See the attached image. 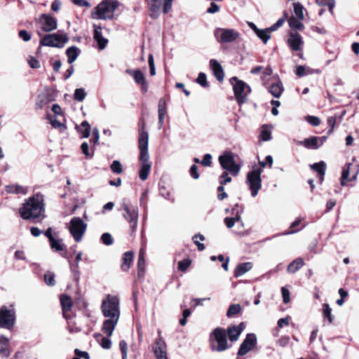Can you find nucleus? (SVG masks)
Returning a JSON list of instances; mask_svg holds the SVG:
<instances>
[{"label": "nucleus", "mask_w": 359, "mask_h": 359, "mask_svg": "<svg viewBox=\"0 0 359 359\" xmlns=\"http://www.w3.org/2000/svg\"><path fill=\"white\" fill-rule=\"evenodd\" d=\"M101 311L106 318L102 323V331L107 337H111L120 318L118 298L114 295L107 294L102 300Z\"/></svg>", "instance_id": "nucleus-1"}, {"label": "nucleus", "mask_w": 359, "mask_h": 359, "mask_svg": "<svg viewBox=\"0 0 359 359\" xmlns=\"http://www.w3.org/2000/svg\"><path fill=\"white\" fill-rule=\"evenodd\" d=\"M148 144L149 134L145 130L144 121H141L140 123L139 124L138 147L140 151V166L139 170V177L142 181H144L147 179L151 167L148 152Z\"/></svg>", "instance_id": "nucleus-2"}, {"label": "nucleus", "mask_w": 359, "mask_h": 359, "mask_svg": "<svg viewBox=\"0 0 359 359\" xmlns=\"http://www.w3.org/2000/svg\"><path fill=\"white\" fill-rule=\"evenodd\" d=\"M43 196L40 194H36L29 198L23 206L20 208V217L24 219L39 217L43 210Z\"/></svg>", "instance_id": "nucleus-3"}, {"label": "nucleus", "mask_w": 359, "mask_h": 359, "mask_svg": "<svg viewBox=\"0 0 359 359\" xmlns=\"http://www.w3.org/2000/svg\"><path fill=\"white\" fill-rule=\"evenodd\" d=\"M118 6V3L115 0H104L93 9L92 18L96 20H112Z\"/></svg>", "instance_id": "nucleus-4"}, {"label": "nucleus", "mask_w": 359, "mask_h": 359, "mask_svg": "<svg viewBox=\"0 0 359 359\" xmlns=\"http://www.w3.org/2000/svg\"><path fill=\"white\" fill-rule=\"evenodd\" d=\"M67 34L59 31L55 34H46L41 36L40 45L43 46H50L56 48H62L68 41Z\"/></svg>", "instance_id": "nucleus-5"}, {"label": "nucleus", "mask_w": 359, "mask_h": 359, "mask_svg": "<svg viewBox=\"0 0 359 359\" xmlns=\"http://www.w3.org/2000/svg\"><path fill=\"white\" fill-rule=\"evenodd\" d=\"M292 6L294 14L290 18H287L289 26L292 29L303 30L304 26L302 21L304 18L306 9L299 2H294Z\"/></svg>", "instance_id": "nucleus-6"}, {"label": "nucleus", "mask_w": 359, "mask_h": 359, "mask_svg": "<svg viewBox=\"0 0 359 359\" xmlns=\"http://www.w3.org/2000/svg\"><path fill=\"white\" fill-rule=\"evenodd\" d=\"M262 170L257 166H254L252 170L247 175L246 184H248L251 196H257L259 189L262 188L261 174Z\"/></svg>", "instance_id": "nucleus-7"}, {"label": "nucleus", "mask_w": 359, "mask_h": 359, "mask_svg": "<svg viewBox=\"0 0 359 359\" xmlns=\"http://www.w3.org/2000/svg\"><path fill=\"white\" fill-rule=\"evenodd\" d=\"M67 226L74 241L80 242L86 231L87 224L81 218L74 217Z\"/></svg>", "instance_id": "nucleus-8"}, {"label": "nucleus", "mask_w": 359, "mask_h": 359, "mask_svg": "<svg viewBox=\"0 0 359 359\" xmlns=\"http://www.w3.org/2000/svg\"><path fill=\"white\" fill-rule=\"evenodd\" d=\"M210 342L213 351H225L228 348L226 331L219 327L215 329L210 334Z\"/></svg>", "instance_id": "nucleus-9"}, {"label": "nucleus", "mask_w": 359, "mask_h": 359, "mask_svg": "<svg viewBox=\"0 0 359 359\" xmlns=\"http://www.w3.org/2000/svg\"><path fill=\"white\" fill-rule=\"evenodd\" d=\"M233 85L236 100L239 104H243L247 100L248 95L250 93V87L244 81L238 80L236 77L231 79Z\"/></svg>", "instance_id": "nucleus-10"}, {"label": "nucleus", "mask_w": 359, "mask_h": 359, "mask_svg": "<svg viewBox=\"0 0 359 359\" xmlns=\"http://www.w3.org/2000/svg\"><path fill=\"white\" fill-rule=\"evenodd\" d=\"M217 41L221 43H231L236 42L241 37L238 31L232 28H217L215 31Z\"/></svg>", "instance_id": "nucleus-11"}, {"label": "nucleus", "mask_w": 359, "mask_h": 359, "mask_svg": "<svg viewBox=\"0 0 359 359\" xmlns=\"http://www.w3.org/2000/svg\"><path fill=\"white\" fill-rule=\"evenodd\" d=\"M173 0H149L148 6L149 15L153 18H156L159 16L161 9L165 13H168L172 8Z\"/></svg>", "instance_id": "nucleus-12"}, {"label": "nucleus", "mask_w": 359, "mask_h": 359, "mask_svg": "<svg viewBox=\"0 0 359 359\" xmlns=\"http://www.w3.org/2000/svg\"><path fill=\"white\" fill-rule=\"evenodd\" d=\"M219 162L224 170L229 171L233 175L236 176L239 173L241 165L236 163L232 153L224 152L219 156Z\"/></svg>", "instance_id": "nucleus-13"}, {"label": "nucleus", "mask_w": 359, "mask_h": 359, "mask_svg": "<svg viewBox=\"0 0 359 359\" xmlns=\"http://www.w3.org/2000/svg\"><path fill=\"white\" fill-rule=\"evenodd\" d=\"M123 210L124 211L123 216L127 220L130 224L131 231V235L136 231L138 218H139V210L137 206L128 205L126 203H123Z\"/></svg>", "instance_id": "nucleus-14"}, {"label": "nucleus", "mask_w": 359, "mask_h": 359, "mask_svg": "<svg viewBox=\"0 0 359 359\" xmlns=\"http://www.w3.org/2000/svg\"><path fill=\"white\" fill-rule=\"evenodd\" d=\"M15 322V311L13 306H3L0 309V327L11 330Z\"/></svg>", "instance_id": "nucleus-15"}, {"label": "nucleus", "mask_w": 359, "mask_h": 359, "mask_svg": "<svg viewBox=\"0 0 359 359\" xmlns=\"http://www.w3.org/2000/svg\"><path fill=\"white\" fill-rule=\"evenodd\" d=\"M153 351L156 359H168L167 344L160 332H158V339L154 341Z\"/></svg>", "instance_id": "nucleus-16"}, {"label": "nucleus", "mask_w": 359, "mask_h": 359, "mask_svg": "<svg viewBox=\"0 0 359 359\" xmlns=\"http://www.w3.org/2000/svg\"><path fill=\"white\" fill-rule=\"evenodd\" d=\"M257 343V337L254 334H248L245 340L241 344L238 354L244 355L253 349Z\"/></svg>", "instance_id": "nucleus-17"}, {"label": "nucleus", "mask_w": 359, "mask_h": 359, "mask_svg": "<svg viewBox=\"0 0 359 359\" xmlns=\"http://www.w3.org/2000/svg\"><path fill=\"white\" fill-rule=\"evenodd\" d=\"M39 22L41 29L46 32H50L56 29L57 25V20L46 14H43L40 16Z\"/></svg>", "instance_id": "nucleus-18"}, {"label": "nucleus", "mask_w": 359, "mask_h": 359, "mask_svg": "<svg viewBox=\"0 0 359 359\" xmlns=\"http://www.w3.org/2000/svg\"><path fill=\"white\" fill-rule=\"evenodd\" d=\"M359 173L358 166H353L351 163L347 165V168L344 170L341 179V184L344 186L347 180H355Z\"/></svg>", "instance_id": "nucleus-19"}, {"label": "nucleus", "mask_w": 359, "mask_h": 359, "mask_svg": "<svg viewBox=\"0 0 359 359\" xmlns=\"http://www.w3.org/2000/svg\"><path fill=\"white\" fill-rule=\"evenodd\" d=\"M327 137H311L309 138L305 139L304 141L299 142V144L304 146L306 149H316L322 146L324 142L326 141Z\"/></svg>", "instance_id": "nucleus-20"}, {"label": "nucleus", "mask_w": 359, "mask_h": 359, "mask_svg": "<svg viewBox=\"0 0 359 359\" xmlns=\"http://www.w3.org/2000/svg\"><path fill=\"white\" fill-rule=\"evenodd\" d=\"M287 43L293 51H299L302 50L304 41L299 34L290 32L287 39Z\"/></svg>", "instance_id": "nucleus-21"}, {"label": "nucleus", "mask_w": 359, "mask_h": 359, "mask_svg": "<svg viewBox=\"0 0 359 359\" xmlns=\"http://www.w3.org/2000/svg\"><path fill=\"white\" fill-rule=\"evenodd\" d=\"M126 72L133 77L136 83L141 85L143 93H146L147 91L148 86L144 74L139 69H128Z\"/></svg>", "instance_id": "nucleus-22"}, {"label": "nucleus", "mask_w": 359, "mask_h": 359, "mask_svg": "<svg viewBox=\"0 0 359 359\" xmlns=\"http://www.w3.org/2000/svg\"><path fill=\"white\" fill-rule=\"evenodd\" d=\"M94 39L97 42L99 49L103 50L107 46L108 40L102 36L101 27L94 25Z\"/></svg>", "instance_id": "nucleus-23"}, {"label": "nucleus", "mask_w": 359, "mask_h": 359, "mask_svg": "<svg viewBox=\"0 0 359 359\" xmlns=\"http://www.w3.org/2000/svg\"><path fill=\"white\" fill-rule=\"evenodd\" d=\"M248 25L250 29H252L257 36L263 41L264 43H266L269 39H270L269 32H271L269 29H259L257 27L255 23L252 22H247Z\"/></svg>", "instance_id": "nucleus-24"}, {"label": "nucleus", "mask_w": 359, "mask_h": 359, "mask_svg": "<svg viewBox=\"0 0 359 359\" xmlns=\"http://www.w3.org/2000/svg\"><path fill=\"white\" fill-rule=\"evenodd\" d=\"M245 328L244 323H241L238 326H231L228 328V334L231 341H237Z\"/></svg>", "instance_id": "nucleus-25"}, {"label": "nucleus", "mask_w": 359, "mask_h": 359, "mask_svg": "<svg viewBox=\"0 0 359 359\" xmlns=\"http://www.w3.org/2000/svg\"><path fill=\"white\" fill-rule=\"evenodd\" d=\"M60 303L62 309L63 316L66 319L70 318L68 312L70 311L72 307V300L67 295H62L60 297Z\"/></svg>", "instance_id": "nucleus-26"}, {"label": "nucleus", "mask_w": 359, "mask_h": 359, "mask_svg": "<svg viewBox=\"0 0 359 359\" xmlns=\"http://www.w3.org/2000/svg\"><path fill=\"white\" fill-rule=\"evenodd\" d=\"M210 66L215 77L219 81H222L224 75L221 65L216 60L212 59L210 60Z\"/></svg>", "instance_id": "nucleus-27"}, {"label": "nucleus", "mask_w": 359, "mask_h": 359, "mask_svg": "<svg viewBox=\"0 0 359 359\" xmlns=\"http://www.w3.org/2000/svg\"><path fill=\"white\" fill-rule=\"evenodd\" d=\"M252 269V264L251 262L241 263L237 265L234 271L235 277L238 278L242 276Z\"/></svg>", "instance_id": "nucleus-28"}, {"label": "nucleus", "mask_w": 359, "mask_h": 359, "mask_svg": "<svg viewBox=\"0 0 359 359\" xmlns=\"http://www.w3.org/2000/svg\"><path fill=\"white\" fill-rule=\"evenodd\" d=\"M11 354L9 349V339L3 336H0V355L2 357L8 358Z\"/></svg>", "instance_id": "nucleus-29"}, {"label": "nucleus", "mask_w": 359, "mask_h": 359, "mask_svg": "<svg viewBox=\"0 0 359 359\" xmlns=\"http://www.w3.org/2000/svg\"><path fill=\"white\" fill-rule=\"evenodd\" d=\"M6 190L9 194H22L25 195L28 192V189L26 187L20 184H10L6 187Z\"/></svg>", "instance_id": "nucleus-30"}, {"label": "nucleus", "mask_w": 359, "mask_h": 359, "mask_svg": "<svg viewBox=\"0 0 359 359\" xmlns=\"http://www.w3.org/2000/svg\"><path fill=\"white\" fill-rule=\"evenodd\" d=\"M304 264V259L298 257L293 260L287 266V271L289 273H294L299 271Z\"/></svg>", "instance_id": "nucleus-31"}, {"label": "nucleus", "mask_w": 359, "mask_h": 359, "mask_svg": "<svg viewBox=\"0 0 359 359\" xmlns=\"http://www.w3.org/2000/svg\"><path fill=\"white\" fill-rule=\"evenodd\" d=\"M76 128L82 138L89 137L91 127L87 121H83L80 126H76Z\"/></svg>", "instance_id": "nucleus-32"}, {"label": "nucleus", "mask_w": 359, "mask_h": 359, "mask_svg": "<svg viewBox=\"0 0 359 359\" xmlns=\"http://www.w3.org/2000/svg\"><path fill=\"white\" fill-rule=\"evenodd\" d=\"M134 254L131 251H128L124 253L123 257V264L121 265V269L123 271H127L133 261Z\"/></svg>", "instance_id": "nucleus-33"}, {"label": "nucleus", "mask_w": 359, "mask_h": 359, "mask_svg": "<svg viewBox=\"0 0 359 359\" xmlns=\"http://www.w3.org/2000/svg\"><path fill=\"white\" fill-rule=\"evenodd\" d=\"M269 91L275 97H280L283 91V86L281 81H278L275 83H273L270 87Z\"/></svg>", "instance_id": "nucleus-34"}, {"label": "nucleus", "mask_w": 359, "mask_h": 359, "mask_svg": "<svg viewBox=\"0 0 359 359\" xmlns=\"http://www.w3.org/2000/svg\"><path fill=\"white\" fill-rule=\"evenodd\" d=\"M80 53L79 49L76 46H72L67 49L66 53L68 57V62L69 64L73 63L77 58Z\"/></svg>", "instance_id": "nucleus-35"}, {"label": "nucleus", "mask_w": 359, "mask_h": 359, "mask_svg": "<svg viewBox=\"0 0 359 359\" xmlns=\"http://www.w3.org/2000/svg\"><path fill=\"white\" fill-rule=\"evenodd\" d=\"M137 266H138V275L142 276L144 272V266H145L144 255V250L142 248H141L140 250Z\"/></svg>", "instance_id": "nucleus-36"}, {"label": "nucleus", "mask_w": 359, "mask_h": 359, "mask_svg": "<svg viewBox=\"0 0 359 359\" xmlns=\"http://www.w3.org/2000/svg\"><path fill=\"white\" fill-rule=\"evenodd\" d=\"M325 167H326L325 163L323 161L320 162V163H314L311 165V168L313 170H316L320 175L321 181L325 175Z\"/></svg>", "instance_id": "nucleus-37"}, {"label": "nucleus", "mask_w": 359, "mask_h": 359, "mask_svg": "<svg viewBox=\"0 0 359 359\" xmlns=\"http://www.w3.org/2000/svg\"><path fill=\"white\" fill-rule=\"evenodd\" d=\"M49 242H50L51 248L56 252H60L65 249V245L62 243V239L54 238V239H52Z\"/></svg>", "instance_id": "nucleus-38"}, {"label": "nucleus", "mask_w": 359, "mask_h": 359, "mask_svg": "<svg viewBox=\"0 0 359 359\" xmlns=\"http://www.w3.org/2000/svg\"><path fill=\"white\" fill-rule=\"evenodd\" d=\"M317 4L321 6H327L329 11L332 14L335 6L334 0H316Z\"/></svg>", "instance_id": "nucleus-39"}, {"label": "nucleus", "mask_w": 359, "mask_h": 359, "mask_svg": "<svg viewBox=\"0 0 359 359\" xmlns=\"http://www.w3.org/2000/svg\"><path fill=\"white\" fill-rule=\"evenodd\" d=\"M323 313L324 318H327L330 323L333 322V317L332 315V309L328 304L323 305Z\"/></svg>", "instance_id": "nucleus-40"}, {"label": "nucleus", "mask_w": 359, "mask_h": 359, "mask_svg": "<svg viewBox=\"0 0 359 359\" xmlns=\"http://www.w3.org/2000/svg\"><path fill=\"white\" fill-rule=\"evenodd\" d=\"M260 137L263 141H269L271 138V132L269 126H263L261 131Z\"/></svg>", "instance_id": "nucleus-41"}, {"label": "nucleus", "mask_w": 359, "mask_h": 359, "mask_svg": "<svg viewBox=\"0 0 359 359\" xmlns=\"http://www.w3.org/2000/svg\"><path fill=\"white\" fill-rule=\"evenodd\" d=\"M288 15L287 13H284V16L282 18H280L275 24H273L271 27H269V30L271 32L276 31L280 27H281L285 21L288 19Z\"/></svg>", "instance_id": "nucleus-42"}, {"label": "nucleus", "mask_w": 359, "mask_h": 359, "mask_svg": "<svg viewBox=\"0 0 359 359\" xmlns=\"http://www.w3.org/2000/svg\"><path fill=\"white\" fill-rule=\"evenodd\" d=\"M86 96V93L83 88H76L74 91V97L76 100L81 102Z\"/></svg>", "instance_id": "nucleus-43"}, {"label": "nucleus", "mask_w": 359, "mask_h": 359, "mask_svg": "<svg viewBox=\"0 0 359 359\" xmlns=\"http://www.w3.org/2000/svg\"><path fill=\"white\" fill-rule=\"evenodd\" d=\"M241 310V306L239 304H232L229 306L226 315L231 317L233 315L238 313Z\"/></svg>", "instance_id": "nucleus-44"}, {"label": "nucleus", "mask_w": 359, "mask_h": 359, "mask_svg": "<svg viewBox=\"0 0 359 359\" xmlns=\"http://www.w3.org/2000/svg\"><path fill=\"white\" fill-rule=\"evenodd\" d=\"M111 170L116 174H121L123 172L122 165L118 161H114L111 165Z\"/></svg>", "instance_id": "nucleus-45"}, {"label": "nucleus", "mask_w": 359, "mask_h": 359, "mask_svg": "<svg viewBox=\"0 0 359 359\" xmlns=\"http://www.w3.org/2000/svg\"><path fill=\"white\" fill-rule=\"evenodd\" d=\"M191 260L189 259H183L178 262V269L181 271H185L191 265Z\"/></svg>", "instance_id": "nucleus-46"}, {"label": "nucleus", "mask_w": 359, "mask_h": 359, "mask_svg": "<svg viewBox=\"0 0 359 359\" xmlns=\"http://www.w3.org/2000/svg\"><path fill=\"white\" fill-rule=\"evenodd\" d=\"M199 238L201 241H204L205 237L203 235L197 234L195 235L193 238L195 244L197 245L198 250L202 251L205 249V245L203 243H201L197 239Z\"/></svg>", "instance_id": "nucleus-47"}, {"label": "nucleus", "mask_w": 359, "mask_h": 359, "mask_svg": "<svg viewBox=\"0 0 359 359\" xmlns=\"http://www.w3.org/2000/svg\"><path fill=\"white\" fill-rule=\"evenodd\" d=\"M44 280L48 285L53 286L55 285V276L50 272H48L44 275Z\"/></svg>", "instance_id": "nucleus-48"}, {"label": "nucleus", "mask_w": 359, "mask_h": 359, "mask_svg": "<svg viewBox=\"0 0 359 359\" xmlns=\"http://www.w3.org/2000/svg\"><path fill=\"white\" fill-rule=\"evenodd\" d=\"M158 114H166V102L164 99H161L158 101Z\"/></svg>", "instance_id": "nucleus-49"}, {"label": "nucleus", "mask_w": 359, "mask_h": 359, "mask_svg": "<svg viewBox=\"0 0 359 359\" xmlns=\"http://www.w3.org/2000/svg\"><path fill=\"white\" fill-rule=\"evenodd\" d=\"M102 242L107 245H111L113 243V238L111 235L109 233H104L101 236Z\"/></svg>", "instance_id": "nucleus-50"}, {"label": "nucleus", "mask_w": 359, "mask_h": 359, "mask_svg": "<svg viewBox=\"0 0 359 359\" xmlns=\"http://www.w3.org/2000/svg\"><path fill=\"white\" fill-rule=\"evenodd\" d=\"M306 120L308 123L313 126H318L320 123V120L318 117L314 116H306Z\"/></svg>", "instance_id": "nucleus-51"}, {"label": "nucleus", "mask_w": 359, "mask_h": 359, "mask_svg": "<svg viewBox=\"0 0 359 359\" xmlns=\"http://www.w3.org/2000/svg\"><path fill=\"white\" fill-rule=\"evenodd\" d=\"M241 219V217L237 215L236 217H226L224 219V222L228 228H232L236 221L239 220Z\"/></svg>", "instance_id": "nucleus-52"}, {"label": "nucleus", "mask_w": 359, "mask_h": 359, "mask_svg": "<svg viewBox=\"0 0 359 359\" xmlns=\"http://www.w3.org/2000/svg\"><path fill=\"white\" fill-rule=\"evenodd\" d=\"M148 63L150 69V74L151 76H154L156 74V69L154 57L151 54H150L148 57Z\"/></svg>", "instance_id": "nucleus-53"}, {"label": "nucleus", "mask_w": 359, "mask_h": 359, "mask_svg": "<svg viewBox=\"0 0 359 359\" xmlns=\"http://www.w3.org/2000/svg\"><path fill=\"white\" fill-rule=\"evenodd\" d=\"M196 82L203 87L208 86L206 76L204 73H200L196 79Z\"/></svg>", "instance_id": "nucleus-54"}, {"label": "nucleus", "mask_w": 359, "mask_h": 359, "mask_svg": "<svg viewBox=\"0 0 359 359\" xmlns=\"http://www.w3.org/2000/svg\"><path fill=\"white\" fill-rule=\"evenodd\" d=\"M119 348L122 353V358L123 359L127 358V349H128V345L127 343L125 341H121L119 343Z\"/></svg>", "instance_id": "nucleus-55"}, {"label": "nucleus", "mask_w": 359, "mask_h": 359, "mask_svg": "<svg viewBox=\"0 0 359 359\" xmlns=\"http://www.w3.org/2000/svg\"><path fill=\"white\" fill-rule=\"evenodd\" d=\"M27 61L29 66L33 69H37L40 67L39 60L32 56H29Z\"/></svg>", "instance_id": "nucleus-56"}, {"label": "nucleus", "mask_w": 359, "mask_h": 359, "mask_svg": "<svg viewBox=\"0 0 359 359\" xmlns=\"http://www.w3.org/2000/svg\"><path fill=\"white\" fill-rule=\"evenodd\" d=\"M262 72V75L261 76V79L264 82L266 80V78L271 75L272 69L270 67H267L266 68L263 67V69Z\"/></svg>", "instance_id": "nucleus-57"}, {"label": "nucleus", "mask_w": 359, "mask_h": 359, "mask_svg": "<svg viewBox=\"0 0 359 359\" xmlns=\"http://www.w3.org/2000/svg\"><path fill=\"white\" fill-rule=\"evenodd\" d=\"M201 163L205 167L210 166L212 164V156L210 154H207L203 156V159L201 161Z\"/></svg>", "instance_id": "nucleus-58"}, {"label": "nucleus", "mask_w": 359, "mask_h": 359, "mask_svg": "<svg viewBox=\"0 0 359 359\" xmlns=\"http://www.w3.org/2000/svg\"><path fill=\"white\" fill-rule=\"evenodd\" d=\"M281 292H282V295H283V302L285 304H287L288 302H290V291L285 287H283L281 288Z\"/></svg>", "instance_id": "nucleus-59"}, {"label": "nucleus", "mask_w": 359, "mask_h": 359, "mask_svg": "<svg viewBox=\"0 0 359 359\" xmlns=\"http://www.w3.org/2000/svg\"><path fill=\"white\" fill-rule=\"evenodd\" d=\"M81 151L83 154L87 157L90 158L91 155L89 152V147L88 144L86 142H83L81 146Z\"/></svg>", "instance_id": "nucleus-60"}, {"label": "nucleus", "mask_w": 359, "mask_h": 359, "mask_svg": "<svg viewBox=\"0 0 359 359\" xmlns=\"http://www.w3.org/2000/svg\"><path fill=\"white\" fill-rule=\"evenodd\" d=\"M100 133L99 130L97 128H94L93 130V139L90 140L93 144H97L99 142Z\"/></svg>", "instance_id": "nucleus-61"}, {"label": "nucleus", "mask_w": 359, "mask_h": 359, "mask_svg": "<svg viewBox=\"0 0 359 359\" xmlns=\"http://www.w3.org/2000/svg\"><path fill=\"white\" fill-rule=\"evenodd\" d=\"M19 36L24 41H29L31 39V34L28 33L26 30H20L19 32Z\"/></svg>", "instance_id": "nucleus-62"}, {"label": "nucleus", "mask_w": 359, "mask_h": 359, "mask_svg": "<svg viewBox=\"0 0 359 359\" xmlns=\"http://www.w3.org/2000/svg\"><path fill=\"white\" fill-rule=\"evenodd\" d=\"M74 353L79 358H83L85 359H90L89 354L86 351H81L76 348L75 349Z\"/></svg>", "instance_id": "nucleus-63"}, {"label": "nucleus", "mask_w": 359, "mask_h": 359, "mask_svg": "<svg viewBox=\"0 0 359 359\" xmlns=\"http://www.w3.org/2000/svg\"><path fill=\"white\" fill-rule=\"evenodd\" d=\"M219 10V6L217 4H216L215 3L212 2L210 4V7L208 8L207 13H215L218 12Z\"/></svg>", "instance_id": "nucleus-64"}]
</instances>
